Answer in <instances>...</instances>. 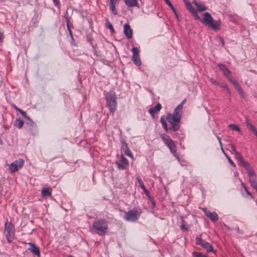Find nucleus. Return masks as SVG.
Returning a JSON list of instances; mask_svg holds the SVG:
<instances>
[{"instance_id":"nucleus-1","label":"nucleus","mask_w":257,"mask_h":257,"mask_svg":"<svg viewBox=\"0 0 257 257\" xmlns=\"http://www.w3.org/2000/svg\"><path fill=\"white\" fill-rule=\"evenodd\" d=\"M186 102V99H184L174 109L173 113H168L166 118L167 121L172 124L171 129L174 132L177 131L180 128V122L182 113L183 105Z\"/></svg>"},{"instance_id":"nucleus-2","label":"nucleus","mask_w":257,"mask_h":257,"mask_svg":"<svg viewBox=\"0 0 257 257\" xmlns=\"http://www.w3.org/2000/svg\"><path fill=\"white\" fill-rule=\"evenodd\" d=\"M202 22L215 31L219 30L221 25V22L220 20L214 21L211 15L208 12H205L203 14V20Z\"/></svg>"},{"instance_id":"nucleus-3","label":"nucleus","mask_w":257,"mask_h":257,"mask_svg":"<svg viewBox=\"0 0 257 257\" xmlns=\"http://www.w3.org/2000/svg\"><path fill=\"white\" fill-rule=\"evenodd\" d=\"M107 106L112 114H113L117 105L116 95L114 91H110L105 95Z\"/></svg>"},{"instance_id":"nucleus-4","label":"nucleus","mask_w":257,"mask_h":257,"mask_svg":"<svg viewBox=\"0 0 257 257\" xmlns=\"http://www.w3.org/2000/svg\"><path fill=\"white\" fill-rule=\"evenodd\" d=\"M160 137L173 156L179 160V157L177 153V146L175 144L174 141L171 139L169 136L166 134H161Z\"/></svg>"},{"instance_id":"nucleus-5","label":"nucleus","mask_w":257,"mask_h":257,"mask_svg":"<svg viewBox=\"0 0 257 257\" xmlns=\"http://www.w3.org/2000/svg\"><path fill=\"white\" fill-rule=\"evenodd\" d=\"M92 226L95 232L100 235H103L107 232L108 224L104 219L94 221Z\"/></svg>"},{"instance_id":"nucleus-6","label":"nucleus","mask_w":257,"mask_h":257,"mask_svg":"<svg viewBox=\"0 0 257 257\" xmlns=\"http://www.w3.org/2000/svg\"><path fill=\"white\" fill-rule=\"evenodd\" d=\"M141 212L137 210L133 209L125 213L124 219L128 221L135 222L139 218Z\"/></svg>"},{"instance_id":"nucleus-7","label":"nucleus","mask_w":257,"mask_h":257,"mask_svg":"<svg viewBox=\"0 0 257 257\" xmlns=\"http://www.w3.org/2000/svg\"><path fill=\"white\" fill-rule=\"evenodd\" d=\"M6 236L8 242H11L15 235L14 225L11 222H6L5 224Z\"/></svg>"},{"instance_id":"nucleus-8","label":"nucleus","mask_w":257,"mask_h":257,"mask_svg":"<svg viewBox=\"0 0 257 257\" xmlns=\"http://www.w3.org/2000/svg\"><path fill=\"white\" fill-rule=\"evenodd\" d=\"M24 162V159H19L10 164L9 166L10 172L13 173L21 169L23 167Z\"/></svg>"},{"instance_id":"nucleus-9","label":"nucleus","mask_w":257,"mask_h":257,"mask_svg":"<svg viewBox=\"0 0 257 257\" xmlns=\"http://www.w3.org/2000/svg\"><path fill=\"white\" fill-rule=\"evenodd\" d=\"M196 241L197 244L201 245L207 251H213L212 246L209 243L203 240L200 237L197 236L196 238Z\"/></svg>"},{"instance_id":"nucleus-10","label":"nucleus","mask_w":257,"mask_h":257,"mask_svg":"<svg viewBox=\"0 0 257 257\" xmlns=\"http://www.w3.org/2000/svg\"><path fill=\"white\" fill-rule=\"evenodd\" d=\"M239 164L242 166L246 170L247 173L249 177V179L252 178H256L254 171L252 169L248 162L243 160L240 163H239Z\"/></svg>"},{"instance_id":"nucleus-11","label":"nucleus","mask_w":257,"mask_h":257,"mask_svg":"<svg viewBox=\"0 0 257 257\" xmlns=\"http://www.w3.org/2000/svg\"><path fill=\"white\" fill-rule=\"evenodd\" d=\"M228 80L232 83L235 89L239 94V95L243 98L244 97V93L243 92V89L239 85V84L237 83V82L235 80V79L231 76L229 75L227 77Z\"/></svg>"},{"instance_id":"nucleus-12","label":"nucleus","mask_w":257,"mask_h":257,"mask_svg":"<svg viewBox=\"0 0 257 257\" xmlns=\"http://www.w3.org/2000/svg\"><path fill=\"white\" fill-rule=\"evenodd\" d=\"M132 51L133 53L132 56V60L137 66H141V61L139 56V50L137 47H133Z\"/></svg>"},{"instance_id":"nucleus-13","label":"nucleus","mask_w":257,"mask_h":257,"mask_svg":"<svg viewBox=\"0 0 257 257\" xmlns=\"http://www.w3.org/2000/svg\"><path fill=\"white\" fill-rule=\"evenodd\" d=\"M116 164L119 170H124L128 166V161L127 159L122 155L120 160L116 162Z\"/></svg>"},{"instance_id":"nucleus-14","label":"nucleus","mask_w":257,"mask_h":257,"mask_svg":"<svg viewBox=\"0 0 257 257\" xmlns=\"http://www.w3.org/2000/svg\"><path fill=\"white\" fill-rule=\"evenodd\" d=\"M162 108V105L160 103H158L154 107L149 108V112L153 118L155 117V114H157Z\"/></svg>"},{"instance_id":"nucleus-15","label":"nucleus","mask_w":257,"mask_h":257,"mask_svg":"<svg viewBox=\"0 0 257 257\" xmlns=\"http://www.w3.org/2000/svg\"><path fill=\"white\" fill-rule=\"evenodd\" d=\"M123 33L127 39H131L133 35V30L128 24L123 26Z\"/></svg>"},{"instance_id":"nucleus-16","label":"nucleus","mask_w":257,"mask_h":257,"mask_svg":"<svg viewBox=\"0 0 257 257\" xmlns=\"http://www.w3.org/2000/svg\"><path fill=\"white\" fill-rule=\"evenodd\" d=\"M121 149L124 152V153L126 156L132 158H133V155L131 153V151L130 150V149L128 148L127 144L124 141L121 142Z\"/></svg>"},{"instance_id":"nucleus-17","label":"nucleus","mask_w":257,"mask_h":257,"mask_svg":"<svg viewBox=\"0 0 257 257\" xmlns=\"http://www.w3.org/2000/svg\"><path fill=\"white\" fill-rule=\"evenodd\" d=\"M28 244L29 245L28 249L34 254L39 256L40 255V252L39 248L33 243L29 242L28 243Z\"/></svg>"},{"instance_id":"nucleus-18","label":"nucleus","mask_w":257,"mask_h":257,"mask_svg":"<svg viewBox=\"0 0 257 257\" xmlns=\"http://www.w3.org/2000/svg\"><path fill=\"white\" fill-rule=\"evenodd\" d=\"M230 147H231L232 151L233 152V153L235 155V157L236 159L239 163H240L242 161L244 160L241 155L236 150L235 145L234 144H231Z\"/></svg>"},{"instance_id":"nucleus-19","label":"nucleus","mask_w":257,"mask_h":257,"mask_svg":"<svg viewBox=\"0 0 257 257\" xmlns=\"http://www.w3.org/2000/svg\"><path fill=\"white\" fill-rule=\"evenodd\" d=\"M136 179L137 181H138V183L139 184V186L143 190L144 192L146 194V195L149 197L151 198L150 192L148 191V190L146 188L143 182V181L141 179L139 175H138L136 177Z\"/></svg>"},{"instance_id":"nucleus-20","label":"nucleus","mask_w":257,"mask_h":257,"mask_svg":"<svg viewBox=\"0 0 257 257\" xmlns=\"http://www.w3.org/2000/svg\"><path fill=\"white\" fill-rule=\"evenodd\" d=\"M160 122L161 123L162 125H163L164 128L166 131V132H168V131H174L173 129H171L172 127V124H171V126L170 127H168L167 123L165 120V117L164 116H162L160 118Z\"/></svg>"},{"instance_id":"nucleus-21","label":"nucleus","mask_w":257,"mask_h":257,"mask_svg":"<svg viewBox=\"0 0 257 257\" xmlns=\"http://www.w3.org/2000/svg\"><path fill=\"white\" fill-rule=\"evenodd\" d=\"M208 217L212 221L215 222L218 220V216L215 212H210L207 214Z\"/></svg>"},{"instance_id":"nucleus-22","label":"nucleus","mask_w":257,"mask_h":257,"mask_svg":"<svg viewBox=\"0 0 257 257\" xmlns=\"http://www.w3.org/2000/svg\"><path fill=\"white\" fill-rule=\"evenodd\" d=\"M219 69L223 72L224 75L226 77L230 75V71L223 64H219Z\"/></svg>"},{"instance_id":"nucleus-23","label":"nucleus","mask_w":257,"mask_h":257,"mask_svg":"<svg viewBox=\"0 0 257 257\" xmlns=\"http://www.w3.org/2000/svg\"><path fill=\"white\" fill-rule=\"evenodd\" d=\"M193 3L196 6L198 10L200 12H203L207 10V8L204 5L199 4L195 1H193Z\"/></svg>"},{"instance_id":"nucleus-24","label":"nucleus","mask_w":257,"mask_h":257,"mask_svg":"<svg viewBox=\"0 0 257 257\" xmlns=\"http://www.w3.org/2000/svg\"><path fill=\"white\" fill-rule=\"evenodd\" d=\"M15 126L19 129L21 128L24 125V121L20 119H16L14 123Z\"/></svg>"},{"instance_id":"nucleus-25","label":"nucleus","mask_w":257,"mask_h":257,"mask_svg":"<svg viewBox=\"0 0 257 257\" xmlns=\"http://www.w3.org/2000/svg\"><path fill=\"white\" fill-rule=\"evenodd\" d=\"M249 182L251 186L255 190L257 193V182L256 181V178H252L249 179Z\"/></svg>"},{"instance_id":"nucleus-26","label":"nucleus","mask_w":257,"mask_h":257,"mask_svg":"<svg viewBox=\"0 0 257 257\" xmlns=\"http://www.w3.org/2000/svg\"><path fill=\"white\" fill-rule=\"evenodd\" d=\"M245 123H246V125L247 126V127L250 131H251L252 133H253L256 129L255 128V127L252 124H251L249 121L247 120V118H246V121H245Z\"/></svg>"},{"instance_id":"nucleus-27","label":"nucleus","mask_w":257,"mask_h":257,"mask_svg":"<svg viewBox=\"0 0 257 257\" xmlns=\"http://www.w3.org/2000/svg\"><path fill=\"white\" fill-rule=\"evenodd\" d=\"M41 193H42V195L44 197L50 196L51 195V193L49 189L47 188L43 189V190H42Z\"/></svg>"},{"instance_id":"nucleus-28","label":"nucleus","mask_w":257,"mask_h":257,"mask_svg":"<svg viewBox=\"0 0 257 257\" xmlns=\"http://www.w3.org/2000/svg\"><path fill=\"white\" fill-rule=\"evenodd\" d=\"M184 3H185L187 8L188 9V10L191 13L193 12V11L195 12V10H196L193 8V7L191 5V4L190 3V2L186 0L184 1Z\"/></svg>"},{"instance_id":"nucleus-29","label":"nucleus","mask_w":257,"mask_h":257,"mask_svg":"<svg viewBox=\"0 0 257 257\" xmlns=\"http://www.w3.org/2000/svg\"><path fill=\"white\" fill-rule=\"evenodd\" d=\"M109 9H110V10L111 11V12L114 15H116L117 14V11H116V10L115 9V4L110 3Z\"/></svg>"},{"instance_id":"nucleus-30","label":"nucleus","mask_w":257,"mask_h":257,"mask_svg":"<svg viewBox=\"0 0 257 257\" xmlns=\"http://www.w3.org/2000/svg\"><path fill=\"white\" fill-rule=\"evenodd\" d=\"M105 25L108 29H109L111 33H114L115 30L113 27V26L110 22H109L108 20L106 21Z\"/></svg>"},{"instance_id":"nucleus-31","label":"nucleus","mask_w":257,"mask_h":257,"mask_svg":"<svg viewBox=\"0 0 257 257\" xmlns=\"http://www.w3.org/2000/svg\"><path fill=\"white\" fill-rule=\"evenodd\" d=\"M229 127L233 131L239 132L240 131V128L236 124H230L229 125Z\"/></svg>"},{"instance_id":"nucleus-32","label":"nucleus","mask_w":257,"mask_h":257,"mask_svg":"<svg viewBox=\"0 0 257 257\" xmlns=\"http://www.w3.org/2000/svg\"><path fill=\"white\" fill-rule=\"evenodd\" d=\"M192 255L193 257H207L205 254H202L201 253H198L195 251L192 252Z\"/></svg>"},{"instance_id":"nucleus-33","label":"nucleus","mask_w":257,"mask_h":257,"mask_svg":"<svg viewBox=\"0 0 257 257\" xmlns=\"http://www.w3.org/2000/svg\"><path fill=\"white\" fill-rule=\"evenodd\" d=\"M19 112H20V113L22 114V115L23 116V117L25 118H26L27 119H30V117L29 116H28L26 112L24 111V110H22V109H20V111H19Z\"/></svg>"},{"instance_id":"nucleus-34","label":"nucleus","mask_w":257,"mask_h":257,"mask_svg":"<svg viewBox=\"0 0 257 257\" xmlns=\"http://www.w3.org/2000/svg\"><path fill=\"white\" fill-rule=\"evenodd\" d=\"M67 28L70 34L72 36V31L70 28V21L68 19L67 20Z\"/></svg>"},{"instance_id":"nucleus-35","label":"nucleus","mask_w":257,"mask_h":257,"mask_svg":"<svg viewBox=\"0 0 257 257\" xmlns=\"http://www.w3.org/2000/svg\"><path fill=\"white\" fill-rule=\"evenodd\" d=\"M225 156L226 157V158H227L228 159V162L231 164V166H232L233 167H235L236 166H235V164H234V163L231 160V159L230 158V157L227 155H225Z\"/></svg>"},{"instance_id":"nucleus-36","label":"nucleus","mask_w":257,"mask_h":257,"mask_svg":"<svg viewBox=\"0 0 257 257\" xmlns=\"http://www.w3.org/2000/svg\"><path fill=\"white\" fill-rule=\"evenodd\" d=\"M192 13L196 20H200V17L197 15V12L196 10H195V12L193 11V12H192Z\"/></svg>"},{"instance_id":"nucleus-37","label":"nucleus","mask_w":257,"mask_h":257,"mask_svg":"<svg viewBox=\"0 0 257 257\" xmlns=\"http://www.w3.org/2000/svg\"><path fill=\"white\" fill-rule=\"evenodd\" d=\"M240 183H241V186H242V187L244 189V191L245 193H246L247 191H248V190H247V188L246 187L245 185H244V184L242 182V181H241V180L240 179H239Z\"/></svg>"},{"instance_id":"nucleus-38","label":"nucleus","mask_w":257,"mask_h":257,"mask_svg":"<svg viewBox=\"0 0 257 257\" xmlns=\"http://www.w3.org/2000/svg\"><path fill=\"white\" fill-rule=\"evenodd\" d=\"M184 223L185 221L184 220H182L181 228L183 230H187L188 228L186 227L185 225L184 224Z\"/></svg>"},{"instance_id":"nucleus-39","label":"nucleus","mask_w":257,"mask_h":257,"mask_svg":"<svg viewBox=\"0 0 257 257\" xmlns=\"http://www.w3.org/2000/svg\"><path fill=\"white\" fill-rule=\"evenodd\" d=\"M222 87L225 89L226 91L229 93V95H230L231 92H230V90L227 85H223V86H222Z\"/></svg>"},{"instance_id":"nucleus-40","label":"nucleus","mask_w":257,"mask_h":257,"mask_svg":"<svg viewBox=\"0 0 257 257\" xmlns=\"http://www.w3.org/2000/svg\"><path fill=\"white\" fill-rule=\"evenodd\" d=\"M210 81L214 85H218V83L217 82V81L213 78H211L210 79Z\"/></svg>"},{"instance_id":"nucleus-41","label":"nucleus","mask_w":257,"mask_h":257,"mask_svg":"<svg viewBox=\"0 0 257 257\" xmlns=\"http://www.w3.org/2000/svg\"><path fill=\"white\" fill-rule=\"evenodd\" d=\"M201 209L202 210V211L204 212L205 215L207 216V214H208V213H209L210 211H208V210L207 209V208L205 207V208H201Z\"/></svg>"},{"instance_id":"nucleus-42","label":"nucleus","mask_w":257,"mask_h":257,"mask_svg":"<svg viewBox=\"0 0 257 257\" xmlns=\"http://www.w3.org/2000/svg\"><path fill=\"white\" fill-rule=\"evenodd\" d=\"M235 230L236 231V232L239 234H243L242 231L239 229V227L237 226L236 228H234Z\"/></svg>"},{"instance_id":"nucleus-43","label":"nucleus","mask_w":257,"mask_h":257,"mask_svg":"<svg viewBox=\"0 0 257 257\" xmlns=\"http://www.w3.org/2000/svg\"><path fill=\"white\" fill-rule=\"evenodd\" d=\"M245 193L247 195L249 196L251 199H254L253 196H252L250 192H249V191H247L246 193Z\"/></svg>"},{"instance_id":"nucleus-44","label":"nucleus","mask_w":257,"mask_h":257,"mask_svg":"<svg viewBox=\"0 0 257 257\" xmlns=\"http://www.w3.org/2000/svg\"><path fill=\"white\" fill-rule=\"evenodd\" d=\"M53 1L56 6L59 5L60 3L59 0H53Z\"/></svg>"},{"instance_id":"nucleus-45","label":"nucleus","mask_w":257,"mask_h":257,"mask_svg":"<svg viewBox=\"0 0 257 257\" xmlns=\"http://www.w3.org/2000/svg\"><path fill=\"white\" fill-rule=\"evenodd\" d=\"M166 4L168 5L170 7H172V4L170 2V0H164Z\"/></svg>"},{"instance_id":"nucleus-46","label":"nucleus","mask_w":257,"mask_h":257,"mask_svg":"<svg viewBox=\"0 0 257 257\" xmlns=\"http://www.w3.org/2000/svg\"><path fill=\"white\" fill-rule=\"evenodd\" d=\"M4 39L3 33L0 31V43L2 42Z\"/></svg>"},{"instance_id":"nucleus-47","label":"nucleus","mask_w":257,"mask_h":257,"mask_svg":"<svg viewBox=\"0 0 257 257\" xmlns=\"http://www.w3.org/2000/svg\"><path fill=\"white\" fill-rule=\"evenodd\" d=\"M220 40L221 41L222 46H224L225 42H224L223 38L222 37H220Z\"/></svg>"},{"instance_id":"nucleus-48","label":"nucleus","mask_w":257,"mask_h":257,"mask_svg":"<svg viewBox=\"0 0 257 257\" xmlns=\"http://www.w3.org/2000/svg\"><path fill=\"white\" fill-rule=\"evenodd\" d=\"M170 8H171L172 9V10L174 12V13H175V15H176V17H178V14H177V13H176V10H175V8H174V7H173V6L172 5V7H170Z\"/></svg>"},{"instance_id":"nucleus-49","label":"nucleus","mask_w":257,"mask_h":257,"mask_svg":"<svg viewBox=\"0 0 257 257\" xmlns=\"http://www.w3.org/2000/svg\"><path fill=\"white\" fill-rule=\"evenodd\" d=\"M170 8H171L172 9V10L174 12V13H175V15H176V17H178V14H177V13H176V10H175V8H174V7H173V6L172 5V7H170Z\"/></svg>"},{"instance_id":"nucleus-50","label":"nucleus","mask_w":257,"mask_h":257,"mask_svg":"<svg viewBox=\"0 0 257 257\" xmlns=\"http://www.w3.org/2000/svg\"><path fill=\"white\" fill-rule=\"evenodd\" d=\"M28 122H27V123H29L30 125H32L34 124L33 121L30 118V119H28Z\"/></svg>"},{"instance_id":"nucleus-51","label":"nucleus","mask_w":257,"mask_h":257,"mask_svg":"<svg viewBox=\"0 0 257 257\" xmlns=\"http://www.w3.org/2000/svg\"><path fill=\"white\" fill-rule=\"evenodd\" d=\"M150 199H151V201H152V205L153 206V207H155V201L154 200V199L153 198H150Z\"/></svg>"},{"instance_id":"nucleus-52","label":"nucleus","mask_w":257,"mask_h":257,"mask_svg":"<svg viewBox=\"0 0 257 257\" xmlns=\"http://www.w3.org/2000/svg\"><path fill=\"white\" fill-rule=\"evenodd\" d=\"M14 108H15V109L18 111H20V109L19 108H18V107H17L15 105H14Z\"/></svg>"},{"instance_id":"nucleus-53","label":"nucleus","mask_w":257,"mask_h":257,"mask_svg":"<svg viewBox=\"0 0 257 257\" xmlns=\"http://www.w3.org/2000/svg\"><path fill=\"white\" fill-rule=\"evenodd\" d=\"M117 0H110V3L116 4Z\"/></svg>"},{"instance_id":"nucleus-54","label":"nucleus","mask_w":257,"mask_h":257,"mask_svg":"<svg viewBox=\"0 0 257 257\" xmlns=\"http://www.w3.org/2000/svg\"><path fill=\"white\" fill-rule=\"evenodd\" d=\"M225 226L228 230H232L231 228H230L229 226H227L226 225H225Z\"/></svg>"},{"instance_id":"nucleus-55","label":"nucleus","mask_w":257,"mask_h":257,"mask_svg":"<svg viewBox=\"0 0 257 257\" xmlns=\"http://www.w3.org/2000/svg\"><path fill=\"white\" fill-rule=\"evenodd\" d=\"M221 150H222V152L224 153V154L225 155H227V154L225 153V152H224V149H223V147H221Z\"/></svg>"},{"instance_id":"nucleus-56","label":"nucleus","mask_w":257,"mask_h":257,"mask_svg":"<svg viewBox=\"0 0 257 257\" xmlns=\"http://www.w3.org/2000/svg\"><path fill=\"white\" fill-rule=\"evenodd\" d=\"M254 135L256 136V137L257 138V130H256L254 132H253Z\"/></svg>"},{"instance_id":"nucleus-57","label":"nucleus","mask_w":257,"mask_h":257,"mask_svg":"<svg viewBox=\"0 0 257 257\" xmlns=\"http://www.w3.org/2000/svg\"><path fill=\"white\" fill-rule=\"evenodd\" d=\"M219 145H220V147H222V143H221V140H219Z\"/></svg>"},{"instance_id":"nucleus-58","label":"nucleus","mask_w":257,"mask_h":257,"mask_svg":"<svg viewBox=\"0 0 257 257\" xmlns=\"http://www.w3.org/2000/svg\"><path fill=\"white\" fill-rule=\"evenodd\" d=\"M216 137H217V140H218V142L219 141V140H221L220 138L219 137L216 136Z\"/></svg>"},{"instance_id":"nucleus-59","label":"nucleus","mask_w":257,"mask_h":257,"mask_svg":"<svg viewBox=\"0 0 257 257\" xmlns=\"http://www.w3.org/2000/svg\"><path fill=\"white\" fill-rule=\"evenodd\" d=\"M234 175H235V176H237V175H238V173H237V172H235V173H234Z\"/></svg>"}]
</instances>
